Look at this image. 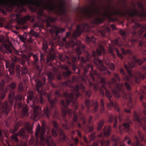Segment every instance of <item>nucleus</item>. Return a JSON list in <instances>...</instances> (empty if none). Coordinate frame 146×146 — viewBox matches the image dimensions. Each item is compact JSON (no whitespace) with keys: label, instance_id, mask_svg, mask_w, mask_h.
<instances>
[{"label":"nucleus","instance_id":"obj_47","mask_svg":"<svg viewBox=\"0 0 146 146\" xmlns=\"http://www.w3.org/2000/svg\"><path fill=\"white\" fill-rule=\"evenodd\" d=\"M116 51L117 52V55L121 59H122L123 58V57L121 54L119 52V50L117 49H116Z\"/></svg>","mask_w":146,"mask_h":146},{"label":"nucleus","instance_id":"obj_5","mask_svg":"<svg viewBox=\"0 0 146 146\" xmlns=\"http://www.w3.org/2000/svg\"><path fill=\"white\" fill-rule=\"evenodd\" d=\"M143 62L140 59H137L135 56H133L130 58V61L128 62V65L125 64L124 65L125 69L128 73L132 77L133 75L132 73L131 69L135 66L136 63L138 64L139 65L142 64L143 62L146 60V57L143 58Z\"/></svg>","mask_w":146,"mask_h":146},{"label":"nucleus","instance_id":"obj_50","mask_svg":"<svg viewBox=\"0 0 146 146\" xmlns=\"http://www.w3.org/2000/svg\"><path fill=\"white\" fill-rule=\"evenodd\" d=\"M124 141H126L128 145H130L131 143V141L127 137H126L124 140Z\"/></svg>","mask_w":146,"mask_h":146},{"label":"nucleus","instance_id":"obj_55","mask_svg":"<svg viewBox=\"0 0 146 146\" xmlns=\"http://www.w3.org/2000/svg\"><path fill=\"white\" fill-rule=\"evenodd\" d=\"M93 117L92 116H90L89 118L88 121V125L92 123V119Z\"/></svg>","mask_w":146,"mask_h":146},{"label":"nucleus","instance_id":"obj_36","mask_svg":"<svg viewBox=\"0 0 146 146\" xmlns=\"http://www.w3.org/2000/svg\"><path fill=\"white\" fill-rule=\"evenodd\" d=\"M104 123V121L103 120H102L100 121L97 127V130L98 131H100Z\"/></svg>","mask_w":146,"mask_h":146},{"label":"nucleus","instance_id":"obj_10","mask_svg":"<svg viewBox=\"0 0 146 146\" xmlns=\"http://www.w3.org/2000/svg\"><path fill=\"white\" fill-rule=\"evenodd\" d=\"M135 120L138 122L139 125L142 127L143 130L146 131V118L144 117L140 119L137 113L135 111L134 113Z\"/></svg>","mask_w":146,"mask_h":146},{"label":"nucleus","instance_id":"obj_45","mask_svg":"<svg viewBox=\"0 0 146 146\" xmlns=\"http://www.w3.org/2000/svg\"><path fill=\"white\" fill-rule=\"evenodd\" d=\"M19 15L18 14H13L11 15V17L13 20H15L19 18Z\"/></svg>","mask_w":146,"mask_h":146},{"label":"nucleus","instance_id":"obj_26","mask_svg":"<svg viewBox=\"0 0 146 146\" xmlns=\"http://www.w3.org/2000/svg\"><path fill=\"white\" fill-rule=\"evenodd\" d=\"M62 68L66 71V72L63 73L65 77L68 78L71 74V72L69 70L68 67L67 66L64 65L62 66Z\"/></svg>","mask_w":146,"mask_h":146},{"label":"nucleus","instance_id":"obj_35","mask_svg":"<svg viewBox=\"0 0 146 146\" xmlns=\"http://www.w3.org/2000/svg\"><path fill=\"white\" fill-rule=\"evenodd\" d=\"M102 72L101 73L103 74H110L111 72L106 68H98Z\"/></svg>","mask_w":146,"mask_h":146},{"label":"nucleus","instance_id":"obj_63","mask_svg":"<svg viewBox=\"0 0 146 146\" xmlns=\"http://www.w3.org/2000/svg\"><path fill=\"white\" fill-rule=\"evenodd\" d=\"M74 140L75 143V144L76 145H77L78 144V139L77 138H75V139H74Z\"/></svg>","mask_w":146,"mask_h":146},{"label":"nucleus","instance_id":"obj_30","mask_svg":"<svg viewBox=\"0 0 146 146\" xmlns=\"http://www.w3.org/2000/svg\"><path fill=\"white\" fill-rule=\"evenodd\" d=\"M101 146H108L110 144L109 141H106L104 139H102L100 141Z\"/></svg>","mask_w":146,"mask_h":146},{"label":"nucleus","instance_id":"obj_54","mask_svg":"<svg viewBox=\"0 0 146 146\" xmlns=\"http://www.w3.org/2000/svg\"><path fill=\"white\" fill-rule=\"evenodd\" d=\"M19 89L20 91H22L23 89V87L22 83H20L19 86Z\"/></svg>","mask_w":146,"mask_h":146},{"label":"nucleus","instance_id":"obj_3","mask_svg":"<svg viewBox=\"0 0 146 146\" xmlns=\"http://www.w3.org/2000/svg\"><path fill=\"white\" fill-rule=\"evenodd\" d=\"M5 96V94L4 93L0 96V116L5 114L7 115L10 108L12 107L13 103H14V108L20 109L22 108L23 114L26 116L29 115L28 109L27 106H24L21 102L22 98V96L19 94L15 96V93L13 91H11L9 96V104H8L7 101H5L2 104V100Z\"/></svg>","mask_w":146,"mask_h":146},{"label":"nucleus","instance_id":"obj_24","mask_svg":"<svg viewBox=\"0 0 146 146\" xmlns=\"http://www.w3.org/2000/svg\"><path fill=\"white\" fill-rule=\"evenodd\" d=\"M15 53L17 55H21V57L24 58L25 60H22L21 62V64L23 66V67L26 66V63L27 62V63L28 64H29V62L27 63V60L26 59V58H25L23 57V55H24V54H22V52H19L17 51H15Z\"/></svg>","mask_w":146,"mask_h":146},{"label":"nucleus","instance_id":"obj_60","mask_svg":"<svg viewBox=\"0 0 146 146\" xmlns=\"http://www.w3.org/2000/svg\"><path fill=\"white\" fill-rule=\"evenodd\" d=\"M145 42V41H143V40H142V41H140L139 42V45L140 46H142L144 44V42Z\"/></svg>","mask_w":146,"mask_h":146},{"label":"nucleus","instance_id":"obj_46","mask_svg":"<svg viewBox=\"0 0 146 146\" xmlns=\"http://www.w3.org/2000/svg\"><path fill=\"white\" fill-rule=\"evenodd\" d=\"M5 48L7 50V53L9 54V53H12V51L11 48L9 45H5Z\"/></svg>","mask_w":146,"mask_h":146},{"label":"nucleus","instance_id":"obj_11","mask_svg":"<svg viewBox=\"0 0 146 146\" xmlns=\"http://www.w3.org/2000/svg\"><path fill=\"white\" fill-rule=\"evenodd\" d=\"M18 135L22 136L23 138H25L27 137V135L26 134L25 131L23 128L20 130L18 133H15L12 135L11 136V138L12 140L17 144H18L19 143V139L17 137V136Z\"/></svg>","mask_w":146,"mask_h":146},{"label":"nucleus","instance_id":"obj_38","mask_svg":"<svg viewBox=\"0 0 146 146\" xmlns=\"http://www.w3.org/2000/svg\"><path fill=\"white\" fill-rule=\"evenodd\" d=\"M39 18H40L41 16H44L45 14L44 13L43 9H40L37 12Z\"/></svg>","mask_w":146,"mask_h":146},{"label":"nucleus","instance_id":"obj_25","mask_svg":"<svg viewBox=\"0 0 146 146\" xmlns=\"http://www.w3.org/2000/svg\"><path fill=\"white\" fill-rule=\"evenodd\" d=\"M54 30L51 31L52 33H55L56 35H58L60 33H62L65 31V29L60 28L56 26H54Z\"/></svg>","mask_w":146,"mask_h":146},{"label":"nucleus","instance_id":"obj_29","mask_svg":"<svg viewBox=\"0 0 146 146\" xmlns=\"http://www.w3.org/2000/svg\"><path fill=\"white\" fill-rule=\"evenodd\" d=\"M96 138L95 133L91 134L89 136V140L88 141L85 137H84V141L86 143H88L91 142L92 140Z\"/></svg>","mask_w":146,"mask_h":146},{"label":"nucleus","instance_id":"obj_7","mask_svg":"<svg viewBox=\"0 0 146 146\" xmlns=\"http://www.w3.org/2000/svg\"><path fill=\"white\" fill-rule=\"evenodd\" d=\"M46 131V128L45 127H43L40 129V127L38 129L37 128L36 132L35 133V136L36 137L38 138L40 133V138L41 141H44L47 143L48 144H50V141H52V136H50L49 137H48L47 139H46L44 137V135Z\"/></svg>","mask_w":146,"mask_h":146},{"label":"nucleus","instance_id":"obj_64","mask_svg":"<svg viewBox=\"0 0 146 146\" xmlns=\"http://www.w3.org/2000/svg\"><path fill=\"white\" fill-rule=\"evenodd\" d=\"M76 58L75 57H73L72 58V62L73 63H75L76 61Z\"/></svg>","mask_w":146,"mask_h":146},{"label":"nucleus","instance_id":"obj_59","mask_svg":"<svg viewBox=\"0 0 146 146\" xmlns=\"http://www.w3.org/2000/svg\"><path fill=\"white\" fill-rule=\"evenodd\" d=\"M4 83L5 82L3 80H2L0 83V86H1V87L2 88H3Z\"/></svg>","mask_w":146,"mask_h":146},{"label":"nucleus","instance_id":"obj_13","mask_svg":"<svg viewBox=\"0 0 146 146\" xmlns=\"http://www.w3.org/2000/svg\"><path fill=\"white\" fill-rule=\"evenodd\" d=\"M88 27V24L86 23H83L80 25H77L76 31L73 34V36L74 38L79 36L82 34V31L84 30L85 28Z\"/></svg>","mask_w":146,"mask_h":146},{"label":"nucleus","instance_id":"obj_57","mask_svg":"<svg viewBox=\"0 0 146 146\" xmlns=\"http://www.w3.org/2000/svg\"><path fill=\"white\" fill-rule=\"evenodd\" d=\"M110 52L111 54L113 56V57H115V54L113 51V50L112 49H110Z\"/></svg>","mask_w":146,"mask_h":146},{"label":"nucleus","instance_id":"obj_20","mask_svg":"<svg viewBox=\"0 0 146 146\" xmlns=\"http://www.w3.org/2000/svg\"><path fill=\"white\" fill-rule=\"evenodd\" d=\"M145 78V76L140 72H138L137 74L133 77V81L139 83V78L143 79Z\"/></svg>","mask_w":146,"mask_h":146},{"label":"nucleus","instance_id":"obj_42","mask_svg":"<svg viewBox=\"0 0 146 146\" xmlns=\"http://www.w3.org/2000/svg\"><path fill=\"white\" fill-rule=\"evenodd\" d=\"M103 20L101 18L97 17L95 18V22L97 24L101 23L103 22Z\"/></svg>","mask_w":146,"mask_h":146},{"label":"nucleus","instance_id":"obj_32","mask_svg":"<svg viewBox=\"0 0 146 146\" xmlns=\"http://www.w3.org/2000/svg\"><path fill=\"white\" fill-rule=\"evenodd\" d=\"M49 55L50 56V58L48 57H47V62L48 63L49 62L50 60H54L55 57V55L54 54H52L51 52L50 51L49 52Z\"/></svg>","mask_w":146,"mask_h":146},{"label":"nucleus","instance_id":"obj_22","mask_svg":"<svg viewBox=\"0 0 146 146\" xmlns=\"http://www.w3.org/2000/svg\"><path fill=\"white\" fill-rule=\"evenodd\" d=\"M47 75L49 81L50 85L53 88L56 87V85L52 82V80L54 79V75L51 72H48L47 74Z\"/></svg>","mask_w":146,"mask_h":146},{"label":"nucleus","instance_id":"obj_43","mask_svg":"<svg viewBox=\"0 0 146 146\" xmlns=\"http://www.w3.org/2000/svg\"><path fill=\"white\" fill-rule=\"evenodd\" d=\"M42 49L45 52H46L48 48L47 43L46 42H43L42 44Z\"/></svg>","mask_w":146,"mask_h":146},{"label":"nucleus","instance_id":"obj_40","mask_svg":"<svg viewBox=\"0 0 146 146\" xmlns=\"http://www.w3.org/2000/svg\"><path fill=\"white\" fill-rule=\"evenodd\" d=\"M28 72V69L26 66L23 67L21 69V74L24 75L27 74Z\"/></svg>","mask_w":146,"mask_h":146},{"label":"nucleus","instance_id":"obj_2","mask_svg":"<svg viewBox=\"0 0 146 146\" xmlns=\"http://www.w3.org/2000/svg\"><path fill=\"white\" fill-rule=\"evenodd\" d=\"M36 85V91L39 95L40 98H38L35 96L33 92L29 91L27 94V103H28V100L29 101H32L33 104L36 103L43 104L44 103V101L42 96L43 95H44L45 97L47 98L49 103V106L47 105L46 108H44V115L49 119L52 113V110H54V116H57L58 112L57 109L55 102L57 101V98H55L54 101L50 99L51 96V94L43 92L42 88H41L42 85V84L40 81L39 80L37 82Z\"/></svg>","mask_w":146,"mask_h":146},{"label":"nucleus","instance_id":"obj_49","mask_svg":"<svg viewBox=\"0 0 146 146\" xmlns=\"http://www.w3.org/2000/svg\"><path fill=\"white\" fill-rule=\"evenodd\" d=\"M109 68L111 70H114L115 68V65L113 63H111L109 65Z\"/></svg>","mask_w":146,"mask_h":146},{"label":"nucleus","instance_id":"obj_4","mask_svg":"<svg viewBox=\"0 0 146 146\" xmlns=\"http://www.w3.org/2000/svg\"><path fill=\"white\" fill-rule=\"evenodd\" d=\"M108 84L109 87L112 91L114 96L118 98L122 96L125 100L128 99V102L127 107L124 109V111L126 113H130L131 110L133 106V103L132 102L131 97V93H129L128 95H127L125 91L123 84L117 83L116 80L114 78H112L111 82H109Z\"/></svg>","mask_w":146,"mask_h":146},{"label":"nucleus","instance_id":"obj_8","mask_svg":"<svg viewBox=\"0 0 146 146\" xmlns=\"http://www.w3.org/2000/svg\"><path fill=\"white\" fill-rule=\"evenodd\" d=\"M96 5V3L94 2V4H92V10H90L89 8L83 9L87 17L91 18L95 14L100 15V13L98 10L95 7Z\"/></svg>","mask_w":146,"mask_h":146},{"label":"nucleus","instance_id":"obj_39","mask_svg":"<svg viewBox=\"0 0 146 146\" xmlns=\"http://www.w3.org/2000/svg\"><path fill=\"white\" fill-rule=\"evenodd\" d=\"M111 140L113 143V146H117L118 144L117 139L113 136L111 138Z\"/></svg>","mask_w":146,"mask_h":146},{"label":"nucleus","instance_id":"obj_44","mask_svg":"<svg viewBox=\"0 0 146 146\" xmlns=\"http://www.w3.org/2000/svg\"><path fill=\"white\" fill-rule=\"evenodd\" d=\"M138 133L139 136L141 140V141L144 140V138L143 134L142 133L141 131L140 130H138Z\"/></svg>","mask_w":146,"mask_h":146},{"label":"nucleus","instance_id":"obj_16","mask_svg":"<svg viewBox=\"0 0 146 146\" xmlns=\"http://www.w3.org/2000/svg\"><path fill=\"white\" fill-rule=\"evenodd\" d=\"M119 129L120 131L121 130L124 131L128 132L129 134H132L133 133V131L130 128V124L128 122L124 123L122 125H120Z\"/></svg>","mask_w":146,"mask_h":146},{"label":"nucleus","instance_id":"obj_21","mask_svg":"<svg viewBox=\"0 0 146 146\" xmlns=\"http://www.w3.org/2000/svg\"><path fill=\"white\" fill-rule=\"evenodd\" d=\"M56 20V18L52 17L50 16H48L47 18L46 23V27L47 28L51 27L52 25L50 24L51 22H54Z\"/></svg>","mask_w":146,"mask_h":146},{"label":"nucleus","instance_id":"obj_61","mask_svg":"<svg viewBox=\"0 0 146 146\" xmlns=\"http://www.w3.org/2000/svg\"><path fill=\"white\" fill-rule=\"evenodd\" d=\"M19 37L20 40H21L23 41L24 40L25 38L23 36L20 35L19 36Z\"/></svg>","mask_w":146,"mask_h":146},{"label":"nucleus","instance_id":"obj_41","mask_svg":"<svg viewBox=\"0 0 146 146\" xmlns=\"http://www.w3.org/2000/svg\"><path fill=\"white\" fill-rule=\"evenodd\" d=\"M120 34L123 37V40H125L126 38V34L125 32L124 31L122 30H121L119 31Z\"/></svg>","mask_w":146,"mask_h":146},{"label":"nucleus","instance_id":"obj_34","mask_svg":"<svg viewBox=\"0 0 146 146\" xmlns=\"http://www.w3.org/2000/svg\"><path fill=\"white\" fill-rule=\"evenodd\" d=\"M105 110L104 102V100L102 99L101 100V107H100V111L101 113H103Z\"/></svg>","mask_w":146,"mask_h":146},{"label":"nucleus","instance_id":"obj_37","mask_svg":"<svg viewBox=\"0 0 146 146\" xmlns=\"http://www.w3.org/2000/svg\"><path fill=\"white\" fill-rule=\"evenodd\" d=\"M121 51L122 53L124 55L128 54L130 55L132 54L131 52L129 50H125L123 48H122Z\"/></svg>","mask_w":146,"mask_h":146},{"label":"nucleus","instance_id":"obj_52","mask_svg":"<svg viewBox=\"0 0 146 146\" xmlns=\"http://www.w3.org/2000/svg\"><path fill=\"white\" fill-rule=\"evenodd\" d=\"M29 33L33 36H37V33L33 30H31Z\"/></svg>","mask_w":146,"mask_h":146},{"label":"nucleus","instance_id":"obj_14","mask_svg":"<svg viewBox=\"0 0 146 146\" xmlns=\"http://www.w3.org/2000/svg\"><path fill=\"white\" fill-rule=\"evenodd\" d=\"M85 104L86 107L88 108L91 106H93L94 107L93 112L94 113L98 111L99 104L98 102L96 101L94 102L92 100L85 99Z\"/></svg>","mask_w":146,"mask_h":146},{"label":"nucleus","instance_id":"obj_9","mask_svg":"<svg viewBox=\"0 0 146 146\" xmlns=\"http://www.w3.org/2000/svg\"><path fill=\"white\" fill-rule=\"evenodd\" d=\"M52 124L55 128V129H52V135L54 137H56L57 135V132L59 133L60 135H63L64 137V139H65L66 136L64 134V132L63 129L59 128L58 125V124L57 122L53 121L52 122Z\"/></svg>","mask_w":146,"mask_h":146},{"label":"nucleus","instance_id":"obj_17","mask_svg":"<svg viewBox=\"0 0 146 146\" xmlns=\"http://www.w3.org/2000/svg\"><path fill=\"white\" fill-rule=\"evenodd\" d=\"M141 70L146 75V66H142L141 68ZM145 91H146V86H144L143 88H141L140 91L138 93V94L140 96V100L141 102H142L144 98V96L143 94H145Z\"/></svg>","mask_w":146,"mask_h":146},{"label":"nucleus","instance_id":"obj_48","mask_svg":"<svg viewBox=\"0 0 146 146\" xmlns=\"http://www.w3.org/2000/svg\"><path fill=\"white\" fill-rule=\"evenodd\" d=\"M31 19V17L29 15H26L23 18V19L25 22L30 20Z\"/></svg>","mask_w":146,"mask_h":146},{"label":"nucleus","instance_id":"obj_28","mask_svg":"<svg viewBox=\"0 0 146 146\" xmlns=\"http://www.w3.org/2000/svg\"><path fill=\"white\" fill-rule=\"evenodd\" d=\"M86 40L88 43H93L95 44L96 42V39L94 36L90 37L88 36H87L86 38Z\"/></svg>","mask_w":146,"mask_h":146},{"label":"nucleus","instance_id":"obj_23","mask_svg":"<svg viewBox=\"0 0 146 146\" xmlns=\"http://www.w3.org/2000/svg\"><path fill=\"white\" fill-rule=\"evenodd\" d=\"M108 121L110 123H112L114 121V128H115L116 127L117 123V117L116 116H113L112 115H109Z\"/></svg>","mask_w":146,"mask_h":146},{"label":"nucleus","instance_id":"obj_27","mask_svg":"<svg viewBox=\"0 0 146 146\" xmlns=\"http://www.w3.org/2000/svg\"><path fill=\"white\" fill-rule=\"evenodd\" d=\"M134 143L133 144L132 146H144L139 141V139L137 135H135L134 137Z\"/></svg>","mask_w":146,"mask_h":146},{"label":"nucleus","instance_id":"obj_15","mask_svg":"<svg viewBox=\"0 0 146 146\" xmlns=\"http://www.w3.org/2000/svg\"><path fill=\"white\" fill-rule=\"evenodd\" d=\"M121 73L124 76L123 77V80L125 82V86L126 89L128 90H131V83L132 82V81L131 82L129 77L126 75L123 69L121 68L120 69Z\"/></svg>","mask_w":146,"mask_h":146},{"label":"nucleus","instance_id":"obj_12","mask_svg":"<svg viewBox=\"0 0 146 146\" xmlns=\"http://www.w3.org/2000/svg\"><path fill=\"white\" fill-rule=\"evenodd\" d=\"M33 113L31 116V119L35 120H37V117L40 116L41 113V108L39 106H34L33 108Z\"/></svg>","mask_w":146,"mask_h":146},{"label":"nucleus","instance_id":"obj_56","mask_svg":"<svg viewBox=\"0 0 146 146\" xmlns=\"http://www.w3.org/2000/svg\"><path fill=\"white\" fill-rule=\"evenodd\" d=\"M76 50H77V52L78 54L79 55H80L82 54V52L81 50L80 49H79V48H77L76 49Z\"/></svg>","mask_w":146,"mask_h":146},{"label":"nucleus","instance_id":"obj_51","mask_svg":"<svg viewBox=\"0 0 146 146\" xmlns=\"http://www.w3.org/2000/svg\"><path fill=\"white\" fill-rule=\"evenodd\" d=\"M113 75L114 77L117 79V80L120 82V79L119 78V75L117 73H113Z\"/></svg>","mask_w":146,"mask_h":146},{"label":"nucleus","instance_id":"obj_62","mask_svg":"<svg viewBox=\"0 0 146 146\" xmlns=\"http://www.w3.org/2000/svg\"><path fill=\"white\" fill-rule=\"evenodd\" d=\"M71 35V33L70 32H68L66 33V36L67 38H69L70 37V36Z\"/></svg>","mask_w":146,"mask_h":146},{"label":"nucleus","instance_id":"obj_33","mask_svg":"<svg viewBox=\"0 0 146 146\" xmlns=\"http://www.w3.org/2000/svg\"><path fill=\"white\" fill-rule=\"evenodd\" d=\"M29 143L30 145H33L36 146L38 144V142L37 140L36 142L34 141V138L32 137L29 140Z\"/></svg>","mask_w":146,"mask_h":146},{"label":"nucleus","instance_id":"obj_18","mask_svg":"<svg viewBox=\"0 0 146 146\" xmlns=\"http://www.w3.org/2000/svg\"><path fill=\"white\" fill-rule=\"evenodd\" d=\"M111 131L110 126L105 127L104 128L102 132L98 136L102 137L103 136L107 137L110 135Z\"/></svg>","mask_w":146,"mask_h":146},{"label":"nucleus","instance_id":"obj_1","mask_svg":"<svg viewBox=\"0 0 146 146\" xmlns=\"http://www.w3.org/2000/svg\"><path fill=\"white\" fill-rule=\"evenodd\" d=\"M42 0L43 2H42L40 0H6V2L11 5L10 7L11 9L9 11L11 12L13 11V7L19 8L21 6H23L31 4L37 7L42 6L44 9L49 13L52 12L58 16L66 15V10L63 4L60 5L59 10H58L54 0H49V3H46L44 0Z\"/></svg>","mask_w":146,"mask_h":146},{"label":"nucleus","instance_id":"obj_19","mask_svg":"<svg viewBox=\"0 0 146 146\" xmlns=\"http://www.w3.org/2000/svg\"><path fill=\"white\" fill-rule=\"evenodd\" d=\"M32 56H33L34 58V64H37L38 62V58L37 55L34 54L32 53H29L27 56L25 55H23V56L26 58L27 63H29V58Z\"/></svg>","mask_w":146,"mask_h":146},{"label":"nucleus","instance_id":"obj_31","mask_svg":"<svg viewBox=\"0 0 146 146\" xmlns=\"http://www.w3.org/2000/svg\"><path fill=\"white\" fill-rule=\"evenodd\" d=\"M3 48L2 45V40H0V59L1 60L3 58L2 55L4 52Z\"/></svg>","mask_w":146,"mask_h":146},{"label":"nucleus","instance_id":"obj_53","mask_svg":"<svg viewBox=\"0 0 146 146\" xmlns=\"http://www.w3.org/2000/svg\"><path fill=\"white\" fill-rule=\"evenodd\" d=\"M10 86L12 89H14L16 87V84L14 82H12L10 84Z\"/></svg>","mask_w":146,"mask_h":146},{"label":"nucleus","instance_id":"obj_58","mask_svg":"<svg viewBox=\"0 0 146 146\" xmlns=\"http://www.w3.org/2000/svg\"><path fill=\"white\" fill-rule=\"evenodd\" d=\"M76 131L77 132V135L80 137L82 138V136L80 132L78 130H76Z\"/></svg>","mask_w":146,"mask_h":146},{"label":"nucleus","instance_id":"obj_6","mask_svg":"<svg viewBox=\"0 0 146 146\" xmlns=\"http://www.w3.org/2000/svg\"><path fill=\"white\" fill-rule=\"evenodd\" d=\"M5 66L6 68L9 67L8 70L11 75H13L16 73L17 77L19 78H21L20 68L18 66L15 67V65L13 63H11L9 65V63L5 62Z\"/></svg>","mask_w":146,"mask_h":146}]
</instances>
